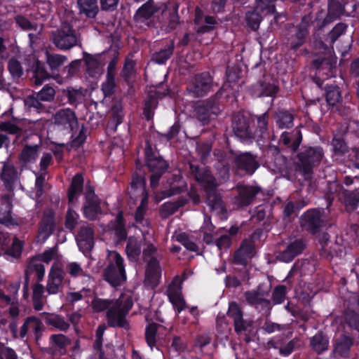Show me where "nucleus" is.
Here are the masks:
<instances>
[{
    "mask_svg": "<svg viewBox=\"0 0 359 359\" xmlns=\"http://www.w3.org/2000/svg\"><path fill=\"white\" fill-rule=\"evenodd\" d=\"M50 40L61 50H69L74 46L81 45V34L67 22H62L60 27L50 32Z\"/></svg>",
    "mask_w": 359,
    "mask_h": 359,
    "instance_id": "obj_1",
    "label": "nucleus"
},
{
    "mask_svg": "<svg viewBox=\"0 0 359 359\" xmlns=\"http://www.w3.org/2000/svg\"><path fill=\"white\" fill-rule=\"evenodd\" d=\"M103 277L113 287L121 285L126 280L123 259L116 251H108Z\"/></svg>",
    "mask_w": 359,
    "mask_h": 359,
    "instance_id": "obj_2",
    "label": "nucleus"
},
{
    "mask_svg": "<svg viewBox=\"0 0 359 359\" xmlns=\"http://www.w3.org/2000/svg\"><path fill=\"white\" fill-rule=\"evenodd\" d=\"M132 306L133 302L128 296L122 295L116 299V303L107 311L108 325L129 330L130 325L126 316Z\"/></svg>",
    "mask_w": 359,
    "mask_h": 359,
    "instance_id": "obj_3",
    "label": "nucleus"
},
{
    "mask_svg": "<svg viewBox=\"0 0 359 359\" xmlns=\"http://www.w3.org/2000/svg\"><path fill=\"white\" fill-rule=\"evenodd\" d=\"M323 156V152L320 147L305 148L298 154L295 169L301 174L308 175L313 172V168L320 163Z\"/></svg>",
    "mask_w": 359,
    "mask_h": 359,
    "instance_id": "obj_4",
    "label": "nucleus"
},
{
    "mask_svg": "<svg viewBox=\"0 0 359 359\" xmlns=\"http://www.w3.org/2000/svg\"><path fill=\"white\" fill-rule=\"evenodd\" d=\"M145 159L147 166L151 172L150 185L152 188H155L158 184L161 176L166 172L168 164L161 156L154 154L150 145L145 148Z\"/></svg>",
    "mask_w": 359,
    "mask_h": 359,
    "instance_id": "obj_5",
    "label": "nucleus"
},
{
    "mask_svg": "<svg viewBox=\"0 0 359 359\" xmlns=\"http://www.w3.org/2000/svg\"><path fill=\"white\" fill-rule=\"evenodd\" d=\"M223 91L224 86L221 87L214 96L196 107V116L202 124H208L212 116H217L221 111L219 100Z\"/></svg>",
    "mask_w": 359,
    "mask_h": 359,
    "instance_id": "obj_6",
    "label": "nucleus"
},
{
    "mask_svg": "<svg viewBox=\"0 0 359 359\" xmlns=\"http://www.w3.org/2000/svg\"><path fill=\"white\" fill-rule=\"evenodd\" d=\"M215 86L213 79L208 72L196 75L189 83L187 91L189 95L198 98L205 96Z\"/></svg>",
    "mask_w": 359,
    "mask_h": 359,
    "instance_id": "obj_7",
    "label": "nucleus"
},
{
    "mask_svg": "<svg viewBox=\"0 0 359 359\" xmlns=\"http://www.w3.org/2000/svg\"><path fill=\"white\" fill-rule=\"evenodd\" d=\"M311 22V16L305 15L297 27L291 26L287 28V40L291 49L297 50L304 44Z\"/></svg>",
    "mask_w": 359,
    "mask_h": 359,
    "instance_id": "obj_8",
    "label": "nucleus"
},
{
    "mask_svg": "<svg viewBox=\"0 0 359 359\" xmlns=\"http://www.w3.org/2000/svg\"><path fill=\"white\" fill-rule=\"evenodd\" d=\"M260 232L255 231L248 238L243 241L240 248L234 252L233 263L247 265L248 261L255 255V241L259 238Z\"/></svg>",
    "mask_w": 359,
    "mask_h": 359,
    "instance_id": "obj_9",
    "label": "nucleus"
},
{
    "mask_svg": "<svg viewBox=\"0 0 359 359\" xmlns=\"http://www.w3.org/2000/svg\"><path fill=\"white\" fill-rule=\"evenodd\" d=\"M267 153L273 156V158L269 162V168L273 172L280 174L288 180H291L292 163L280 154L279 148L277 146H269Z\"/></svg>",
    "mask_w": 359,
    "mask_h": 359,
    "instance_id": "obj_10",
    "label": "nucleus"
},
{
    "mask_svg": "<svg viewBox=\"0 0 359 359\" xmlns=\"http://www.w3.org/2000/svg\"><path fill=\"white\" fill-rule=\"evenodd\" d=\"M226 314L233 320L234 330L238 334L248 331L252 325V320L243 318L241 307L235 302L229 303Z\"/></svg>",
    "mask_w": 359,
    "mask_h": 359,
    "instance_id": "obj_11",
    "label": "nucleus"
},
{
    "mask_svg": "<svg viewBox=\"0 0 359 359\" xmlns=\"http://www.w3.org/2000/svg\"><path fill=\"white\" fill-rule=\"evenodd\" d=\"M53 123L63 130L72 131L78 126V118L75 112L69 109H59L53 116Z\"/></svg>",
    "mask_w": 359,
    "mask_h": 359,
    "instance_id": "obj_12",
    "label": "nucleus"
},
{
    "mask_svg": "<svg viewBox=\"0 0 359 359\" xmlns=\"http://www.w3.org/2000/svg\"><path fill=\"white\" fill-rule=\"evenodd\" d=\"M65 272L57 264H54L48 273L46 292L48 294H56L63 289Z\"/></svg>",
    "mask_w": 359,
    "mask_h": 359,
    "instance_id": "obj_13",
    "label": "nucleus"
},
{
    "mask_svg": "<svg viewBox=\"0 0 359 359\" xmlns=\"http://www.w3.org/2000/svg\"><path fill=\"white\" fill-rule=\"evenodd\" d=\"M325 219L320 210H308L301 217V226L312 233H315L324 224Z\"/></svg>",
    "mask_w": 359,
    "mask_h": 359,
    "instance_id": "obj_14",
    "label": "nucleus"
},
{
    "mask_svg": "<svg viewBox=\"0 0 359 359\" xmlns=\"http://www.w3.org/2000/svg\"><path fill=\"white\" fill-rule=\"evenodd\" d=\"M83 210L84 216L90 220H95L97 215L102 213L100 200L90 187H86V202Z\"/></svg>",
    "mask_w": 359,
    "mask_h": 359,
    "instance_id": "obj_15",
    "label": "nucleus"
},
{
    "mask_svg": "<svg viewBox=\"0 0 359 359\" xmlns=\"http://www.w3.org/2000/svg\"><path fill=\"white\" fill-rule=\"evenodd\" d=\"M236 190L238 195L234 197V203L240 207L251 204L256 195L260 191V189L257 187L245 184H238Z\"/></svg>",
    "mask_w": 359,
    "mask_h": 359,
    "instance_id": "obj_16",
    "label": "nucleus"
},
{
    "mask_svg": "<svg viewBox=\"0 0 359 359\" xmlns=\"http://www.w3.org/2000/svg\"><path fill=\"white\" fill-rule=\"evenodd\" d=\"M77 245L83 252H90L94 246V230L91 225L80 226L76 236Z\"/></svg>",
    "mask_w": 359,
    "mask_h": 359,
    "instance_id": "obj_17",
    "label": "nucleus"
},
{
    "mask_svg": "<svg viewBox=\"0 0 359 359\" xmlns=\"http://www.w3.org/2000/svg\"><path fill=\"white\" fill-rule=\"evenodd\" d=\"M44 329V325L40 319L34 316L28 317L20 327V337L23 339L28 332H33L36 341H38L41 338Z\"/></svg>",
    "mask_w": 359,
    "mask_h": 359,
    "instance_id": "obj_18",
    "label": "nucleus"
},
{
    "mask_svg": "<svg viewBox=\"0 0 359 359\" xmlns=\"http://www.w3.org/2000/svg\"><path fill=\"white\" fill-rule=\"evenodd\" d=\"M190 170L194 175L195 179L205 189H212L218 186L215 178L212 175L210 172L205 168H199L198 166L191 164Z\"/></svg>",
    "mask_w": 359,
    "mask_h": 359,
    "instance_id": "obj_19",
    "label": "nucleus"
},
{
    "mask_svg": "<svg viewBox=\"0 0 359 359\" xmlns=\"http://www.w3.org/2000/svg\"><path fill=\"white\" fill-rule=\"evenodd\" d=\"M159 8L154 0H149L137 10L135 20L137 23H144L151 26L152 24L151 18Z\"/></svg>",
    "mask_w": 359,
    "mask_h": 359,
    "instance_id": "obj_20",
    "label": "nucleus"
},
{
    "mask_svg": "<svg viewBox=\"0 0 359 359\" xmlns=\"http://www.w3.org/2000/svg\"><path fill=\"white\" fill-rule=\"evenodd\" d=\"M1 180L4 182L6 188L12 191L15 184L19 182L20 172L17 168L9 163H4L0 173Z\"/></svg>",
    "mask_w": 359,
    "mask_h": 359,
    "instance_id": "obj_21",
    "label": "nucleus"
},
{
    "mask_svg": "<svg viewBox=\"0 0 359 359\" xmlns=\"http://www.w3.org/2000/svg\"><path fill=\"white\" fill-rule=\"evenodd\" d=\"M54 212L52 210H44L41 221L39 227V238L42 241H46L48 237L53 233L55 229Z\"/></svg>",
    "mask_w": 359,
    "mask_h": 359,
    "instance_id": "obj_22",
    "label": "nucleus"
},
{
    "mask_svg": "<svg viewBox=\"0 0 359 359\" xmlns=\"http://www.w3.org/2000/svg\"><path fill=\"white\" fill-rule=\"evenodd\" d=\"M249 124V120L243 115L238 114L235 116L233 121L234 134L242 140L252 138L253 133Z\"/></svg>",
    "mask_w": 359,
    "mask_h": 359,
    "instance_id": "obj_23",
    "label": "nucleus"
},
{
    "mask_svg": "<svg viewBox=\"0 0 359 359\" xmlns=\"http://www.w3.org/2000/svg\"><path fill=\"white\" fill-rule=\"evenodd\" d=\"M235 163L238 169L245 170L249 175L254 173L259 166L256 156L250 153H243L237 156L235 158Z\"/></svg>",
    "mask_w": 359,
    "mask_h": 359,
    "instance_id": "obj_24",
    "label": "nucleus"
},
{
    "mask_svg": "<svg viewBox=\"0 0 359 359\" xmlns=\"http://www.w3.org/2000/svg\"><path fill=\"white\" fill-rule=\"evenodd\" d=\"M13 196V194L12 192L1 196L0 204V224L9 226L13 224V220L11 217Z\"/></svg>",
    "mask_w": 359,
    "mask_h": 359,
    "instance_id": "obj_25",
    "label": "nucleus"
},
{
    "mask_svg": "<svg viewBox=\"0 0 359 359\" xmlns=\"http://www.w3.org/2000/svg\"><path fill=\"white\" fill-rule=\"evenodd\" d=\"M162 20H161V28L166 32L175 29L179 24V17L177 8L172 10L163 9L162 11Z\"/></svg>",
    "mask_w": 359,
    "mask_h": 359,
    "instance_id": "obj_26",
    "label": "nucleus"
},
{
    "mask_svg": "<svg viewBox=\"0 0 359 359\" xmlns=\"http://www.w3.org/2000/svg\"><path fill=\"white\" fill-rule=\"evenodd\" d=\"M40 149V144L29 145L26 144L18 156L20 163L26 166L27 164L34 163L39 156Z\"/></svg>",
    "mask_w": 359,
    "mask_h": 359,
    "instance_id": "obj_27",
    "label": "nucleus"
},
{
    "mask_svg": "<svg viewBox=\"0 0 359 359\" xmlns=\"http://www.w3.org/2000/svg\"><path fill=\"white\" fill-rule=\"evenodd\" d=\"M147 267L145 273V284L154 287L157 284L158 279L161 274L159 262L157 258H153L147 261Z\"/></svg>",
    "mask_w": 359,
    "mask_h": 359,
    "instance_id": "obj_28",
    "label": "nucleus"
},
{
    "mask_svg": "<svg viewBox=\"0 0 359 359\" xmlns=\"http://www.w3.org/2000/svg\"><path fill=\"white\" fill-rule=\"evenodd\" d=\"M100 56H95L88 53L84 55L87 74L91 77H96L102 73L104 62L100 60Z\"/></svg>",
    "mask_w": 359,
    "mask_h": 359,
    "instance_id": "obj_29",
    "label": "nucleus"
},
{
    "mask_svg": "<svg viewBox=\"0 0 359 359\" xmlns=\"http://www.w3.org/2000/svg\"><path fill=\"white\" fill-rule=\"evenodd\" d=\"M44 315L43 320L46 325L52 326L55 329L66 332L69 330L70 325L65 317L57 313H43Z\"/></svg>",
    "mask_w": 359,
    "mask_h": 359,
    "instance_id": "obj_30",
    "label": "nucleus"
},
{
    "mask_svg": "<svg viewBox=\"0 0 359 359\" xmlns=\"http://www.w3.org/2000/svg\"><path fill=\"white\" fill-rule=\"evenodd\" d=\"M353 344L352 339L345 335L341 336L336 341L334 349L335 358H346L349 354L350 348Z\"/></svg>",
    "mask_w": 359,
    "mask_h": 359,
    "instance_id": "obj_31",
    "label": "nucleus"
},
{
    "mask_svg": "<svg viewBox=\"0 0 359 359\" xmlns=\"http://www.w3.org/2000/svg\"><path fill=\"white\" fill-rule=\"evenodd\" d=\"M280 141L284 145L290 148L292 151H295L301 143L302 134L297 129L294 130L292 133L284 132L281 135Z\"/></svg>",
    "mask_w": 359,
    "mask_h": 359,
    "instance_id": "obj_32",
    "label": "nucleus"
},
{
    "mask_svg": "<svg viewBox=\"0 0 359 359\" xmlns=\"http://www.w3.org/2000/svg\"><path fill=\"white\" fill-rule=\"evenodd\" d=\"M79 13L88 18H94L99 11L97 0H77Z\"/></svg>",
    "mask_w": 359,
    "mask_h": 359,
    "instance_id": "obj_33",
    "label": "nucleus"
},
{
    "mask_svg": "<svg viewBox=\"0 0 359 359\" xmlns=\"http://www.w3.org/2000/svg\"><path fill=\"white\" fill-rule=\"evenodd\" d=\"M32 273L36 274L38 282H41L43 279L45 274V267L41 262L39 258L33 257L31 259L25 271V276L29 278Z\"/></svg>",
    "mask_w": 359,
    "mask_h": 359,
    "instance_id": "obj_34",
    "label": "nucleus"
},
{
    "mask_svg": "<svg viewBox=\"0 0 359 359\" xmlns=\"http://www.w3.org/2000/svg\"><path fill=\"white\" fill-rule=\"evenodd\" d=\"M168 295L170 301L178 312L182 311L185 302L181 295L180 288L176 285H171L168 289Z\"/></svg>",
    "mask_w": 359,
    "mask_h": 359,
    "instance_id": "obj_35",
    "label": "nucleus"
},
{
    "mask_svg": "<svg viewBox=\"0 0 359 359\" xmlns=\"http://www.w3.org/2000/svg\"><path fill=\"white\" fill-rule=\"evenodd\" d=\"M344 12V6L340 0H329L327 15L324 19V25L330 23L339 18Z\"/></svg>",
    "mask_w": 359,
    "mask_h": 359,
    "instance_id": "obj_36",
    "label": "nucleus"
},
{
    "mask_svg": "<svg viewBox=\"0 0 359 359\" xmlns=\"http://www.w3.org/2000/svg\"><path fill=\"white\" fill-rule=\"evenodd\" d=\"M206 195V203L212 210L222 212L224 210V203L222 196L217 192L216 188L208 189Z\"/></svg>",
    "mask_w": 359,
    "mask_h": 359,
    "instance_id": "obj_37",
    "label": "nucleus"
},
{
    "mask_svg": "<svg viewBox=\"0 0 359 359\" xmlns=\"http://www.w3.org/2000/svg\"><path fill=\"white\" fill-rule=\"evenodd\" d=\"M15 21L18 27L23 31L37 30V32H43V25L42 24L31 21L29 19L22 15H16L15 17Z\"/></svg>",
    "mask_w": 359,
    "mask_h": 359,
    "instance_id": "obj_38",
    "label": "nucleus"
},
{
    "mask_svg": "<svg viewBox=\"0 0 359 359\" xmlns=\"http://www.w3.org/2000/svg\"><path fill=\"white\" fill-rule=\"evenodd\" d=\"M39 283L38 282L33 285V306L36 311H41L44 305L43 293L46 291V287Z\"/></svg>",
    "mask_w": 359,
    "mask_h": 359,
    "instance_id": "obj_39",
    "label": "nucleus"
},
{
    "mask_svg": "<svg viewBox=\"0 0 359 359\" xmlns=\"http://www.w3.org/2000/svg\"><path fill=\"white\" fill-rule=\"evenodd\" d=\"M50 78V74L46 69L43 64L40 62H36L34 70L33 72V76L32 81L36 86L41 85L43 81Z\"/></svg>",
    "mask_w": 359,
    "mask_h": 359,
    "instance_id": "obj_40",
    "label": "nucleus"
},
{
    "mask_svg": "<svg viewBox=\"0 0 359 359\" xmlns=\"http://www.w3.org/2000/svg\"><path fill=\"white\" fill-rule=\"evenodd\" d=\"M83 187V177L81 174L76 175L72 181L68 192V198L70 203L73 202L76 196L81 193Z\"/></svg>",
    "mask_w": 359,
    "mask_h": 359,
    "instance_id": "obj_41",
    "label": "nucleus"
},
{
    "mask_svg": "<svg viewBox=\"0 0 359 359\" xmlns=\"http://www.w3.org/2000/svg\"><path fill=\"white\" fill-rule=\"evenodd\" d=\"M46 61L52 71L57 70L65 62L67 61V57L57 53H51L49 51L45 53Z\"/></svg>",
    "mask_w": 359,
    "mask_h": 359,
    "instance_id": "obj_42",
    "label": "nucleus"
},
{
    "mask_svg": "<svg viewBox=\"0 0 359 359\" xmlns=\"http://www.w3.org/2000/svg\"><path fill=\"white\" fill-rule=\"evenodd\" d=\"M276 122L280 128H290L293 126L294 115L287 111L279 110L276 113Z\"/></svg>",
    "mask_w": 359,
    "mask_h": 359,
    "instance_id": "obj_43",
    "label": "nucleus"
},
{
    "mask_svg": "<svg viewBox=\"0 0 359 359\" xmlns=\"http://www.w3.org/2000/svg\"><path fill=\"white\" fill-rule=\"evenodd\" d=\"M62 95L67 99V102L74 107H76L82 101L84 96L81 89L73 88H67L63 90Z\"/></svg>",
    "mask_w": 359,
    "mask_h": 359,
    "instance_id": "obj_44",
    "label": "nucleus"
},
{
    "mask_svg": "<svg viewBox=\"0 0 359 359\" xmlns=\"http://www.w3.org/2000/svg\"><path fill=\"white\" fill-rule=\"evenodd\" d=\"M126 251L130 259L137 260L141 253L140 242L133 237H130L126 245Z\"/></svg>",
    "mask_w": 359,
    "mask_h": 359,
    "instance_id": "obj_45",
    "label": "nucleus"
},
{
    "mask_svg": "<svg viewBox=\"0 0 359 359\" xmlns=\"http://www.w3.org/2000/svg\"><path fill=\"white\" fill-rule=\"evenodd\" d=\"M174 50V44L172 42L170 44L168 45L166 48L161 49V50L154 53L152 55L151 60L154 62L163 65L165 64V62L172 55Z\"/></svg>",
    "mask_w": 359,
    "mask_h": 359,
    "instance_id": "obj_46",
    "label": "nucleus"
},
{
    "mask_svg": "<svg viewBox=\"0 0 359 359\" xmlns=\"http://www.w3.org/2000/svg\"><path fill=\"white\" fill-rule=\"evenodd\" d=\"M326 101L331 106H336L341 100V94L337 86H327L325 87Z\"/></svg>",
    "mask_w": 359,
    "mask_h": 359,
    "instance_id": "obj_47",
    "label": "nucleus"
},
{
    "mask_svg": "<svg viewBox=\"0 0 359 359\" xmlns=\"http://www.w3.org/2000/svg\"><path fill=\"white\" fill-rule=\"evenodd\" d=\"M186 203V200L180 198L175 202H168L162 205L161 215L163 217H168L174 214L180 207Z\"/></svg>",
    "mask_w": 359,
    "mask_h": 359,
    "instance_id": "obj_48",
    "label": "nucleus"
},
{
    "mask_svg": "<svg viewBox=\"0 0 359 359\" xmlns=\"http://www.w3.org/2000/svg\"><path fill=\"white\" fill-rule=\"evenodd\" d=\"M311 346L316 352L320 353L327 349L328 339L322 333H317L311 339Z\"/></svg>",
    "mask_w": 359,
    "mask_h": 359,
    "instance_id": "obj_49",
    "label": "nucleus"
},
{
    "mask_svg": "<svg viewBox=\"0 0 359 359\" xmlns=\"http://www.w3.org/2000/svg\"><path fill=\"white\" fill-rule=\"evenodd\" d=\"M268 121V112H265L257 117V133H259L258 136L261 138V140H268L271 138V136L269 135L267 130Z\"/></svg>",
    "mask_w": 359,
    "mask_h": 359,
    "instance_id": "obj_50",
    "label": "nucleus"
},
{
    "mask_svg": "<svg viewBox=\"0 0 359 359\" xmlns=\"http://www.w3.org/2000/svg\"><path fill=\"white\" fill-rule=\"evenodd\" d=\"M156 97L157 93L156 92H151L145 101L144 115L147 120H150L153 117L154 110L158 104Z\"/></svg>",
    "mask_w": 359,
    "mask_h": 359,
    "instance_id": "obj_51",
    "label": "nucleus"
},
{
    "mask_svg": "<svg viewBox=\"0 0 359 359\" xmlns=\"http://www.w3.org/2000/svg\"><path fill=\"white\" fill-rule=\"evenodd\" d=\"M268 295V292H260L259 288L257 290L247 291L244 293L246 302L254 307L256 306L264 298Z\"/></svg>",
    "mask_w": 359,
    "mask_h": 359,
    "instance_id": "obj_52",
    "label": "nucleus"
},
{
    "mask_svg": "<svg viewBox=\"0 0 359 359\" xmlns=\"http://www.w3.org/2000/svg\"><path fill=\"white\" fill-rule=\"evenodd\" d=\"M344 203L347 211L352 212L356 209L359 203V191H348L345 194Z\"/></svg>",
    "mask_w": 359,
    "mask_h": 359,
    "instance_id": "obj_53",
    "label": "nucleus"
},
{
    "mask_svg": "<svg viewBox=\"0 0 359 359\" xmlns=\"http://www.w3.org/2000/svg\"><path fill=\"white\" fill-rule=\"evenodd\" d=\"M145 185L146 180L144 177L134 175L130 183V192L137 191L140 195L144 196L146 194Z\"/></svg>",
    "mask_w": 359,
    "mask_h": 359,
    "instance_id": "obj_54",
    "label": "nucleus"
},
{
    "mask_svg": "<svg viewBox=\"0 0 359 359\" xmlns=\"http://www.w3.org/2000/svg\"><path fill=\"white\" fill-rule=\"evenodd\" d=\"M257 88V93L259 97L273 96L278 90L276 86L265 82L259 83Z\"/></svg>",
    "mask_w": 359,
    "mask_h": 359,
    "instance_id": "obj_55",
    "label": "nucleus"
},
{
    "mask_svg": "<svg viewBox=\"0 0 359 359\" xmlns=\"http://www.w3.org/2000/svg\"><path fill=\"white\" fill-rule=\"evenodd\" d=\"M116 303V300L103 299L95 298L92 302V307L96 312H101L105 309L109 310L112 304Z\"/></svg>",
    "mask_w": 359,
    "mask_h": 359,
    "instance_id": "obj_56",
    "label": "nucleus"
},
{
    "mask_svg": "<svg viewBox=\"0 0 359 359\" xmlns=\"http://www.w3.org/2000/svg\"><path fill=\"white\" fill-rule=\"evenodd\" d=\"M8 71L13 79H19L23 74V68L20 62L15 58L9 60L8 63Z\"/></svg>",
    "mask_w": 359,
    "mask_h": 359,
    "instance_id": "obj_57",
    "label": "nucleus"
},
{
    "mask_svg": "<svg viewBox=\"0 0 359 359\" xmlns=\"http://www.w3.org/2000/svg\"><path fill=\"white\" fill-rule=\"evenodd\" d=\"M158 327V325L156 323H149L146 327V341L151 348L156 345V335Z\"/></svg>",
    "mask_w": 359,
    "mask_h": 359,
    "instance_id": "obj_58",
    "label": "nucleus"
},
{
    "mask_svg": "<svg viewBox=\"0 0 359 359\" xmlns=\"http://www.w3.org/2000/svg\"><path fill=\"white\" fill-rule=\"evenodd\" d=\"M144 248L142 250L144 260L147 262L151 259L156 258L157 248L152 243L147 241L145 236L144 237Z\"/></svg>",
    "mask_w": 359,
    "mask_h": 359,
    "instance_id": "obj_59",
    "label": "nucleus"
},
{
    "mask_svg": "<svg viewBox=\"0 0 359 359\" xmlns=\"http://www.w3.org/2000/svg\"><path fill=\"white\" fill-rule=\"evenodd\" d=\"M47 187L48 184L46 182V173L42 172L39 176L36 177L35 182L36 198L41 197Z\"/></svg>",
    "mask_w": 359,
    "mask_h": 359,
    "instance_id": "obj_60",
    "label": "nucleus"
},
{
    "mask_svg": "<svg viewBox=\"0 0 359 359\" xmlns=\"http://www.w3.org/2000/svg\"><path fill=\"white\" fill-rule=\"evenodd\" d=\"M36 95L42 102H52L55 95V90L53 87L46 85Z\"/></svg>",
    "mask_w": 359,
    "mask_h": 359,
    "instance_id": "obj_61",
    "label": "nucleus"
},
{
    "mask_svg": "<svg viewBox=\"0 0 359 359\" xmlns=\"http://www.w3.org/2000/svg\"><path fill=\"white\" fill-rule=\"evenodd\" d=\"M81 64V61L80 60H75L65 67L62 72L66 74V77L71 79L77 75L80 69Z\"/></svg>",
    "mask_w": 359,
    "mask_h": 359,
    "instance_id": "obj_62",
    "label": "nucleus"
},
{
    "mask_svg": "<svg viewBox=\"0 0 359 359\" xmlns=\"http://www.w3.org/2000/svg\"><path fill=\"white\" fill-rule=\"evenodd\" d=\"M112 116L109 120V126L114 130L116 129L118 124L122 122L123 114L121 113V108L120 106L116 105L112 109Z\"/></svg>",
    "mask_w": 359,
    "mask_h": 359,
    "instance_id": "obj_63",
    "label": "nucleus"
},
{
    "mask_svg": "<svg viewBox=\"0 0 359 359\" xmlns=\"http://www.w3.org/2000/svg\"><path fill=\"white\" fill-rule=\"evenodd\" d=\"M347 26L344 23H338L328 34L327 39L330 43H334L337 39L346 31Z\"/></svg>",
    "mask_w": 359,
    "mask_h": 359,
    "instance_id": "obj_64",
    "label": "nucleus"
}]
</instances>
